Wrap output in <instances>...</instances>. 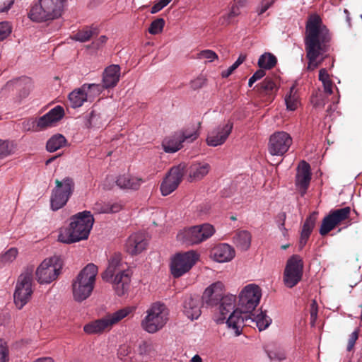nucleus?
I'll list each match as a JSON object with an SVG mask.
<instances>
[{
    "mask_svg": "<svg viewBox=\"0 0 362 362\" xmlns=\"http://www.w3.org/2000/svg\"><path fill=\"white\" fill-rule=\"evenodd\" d=\"M330 35L317 14H311L305 27V49L309 60L308 69L313 71L321 64L323 54L328 49Z\"/></svg>",
    "mask_w": 362,
    "mask_h": 362,
    "instance_id": "1",
    "label": "nucleus"
},
{
    "mask_svg": "<svg viewBox=\"0 0 362 362\" xmlns=\"http://www.w3.org/2000/svg\"><path fill=\"white\" fill-rule=\"evenodd\" d=\"M94 221L90 211H83L77 213L71 217L69 227L59 230L58 240L71 244L88 239Z\"/></svg>",
    "mask_w": 362,
    "mask_h": 362,
    "instance_id": "2",
    "label": "nucleus"
},
{
    "mask_svg": "<svg viewBox=\"0 0 362 362\" xmlns=\"http://www.w3.org/2000/svg\"><path fill=\"white\" fill-rule=\"evenodd\" d=\"M98 272V269L96 265L88 264L73 279L71 287L74 300L82 302L91 296Z\"/></svg>",
    "mask_w": 362,
    "mask_h": 362,
    "instance_id": "3",
    "label": "nucleus"
},
{
    "mask_svg": "<svg viewBox=\"0 0 362 362\" xmlns=\"http://www.w3.org/2000/svg\"><path fill=\"white\" fill-rule=\"evenodd\" d=\"M136 310L135 306H126L113 313L106 314L104 317L91 321L83 326V331L87 334H100L110 331L114 325L125 317L132 315Z\"/></svg>",
    "mask_w": 362,
    "mask_h": 362,
    "instance_id": "4",
    "label": "nucleus"
},
{
    "mask_svg": "<svg viewBox=\"0 0 362 362\" xmlns=\"http://www.w3.org/2000/svg\"><path fill=\"white\" fill-rule=\"evenodd\" d=\"M66 0H40L30 11L33 21L43 22L60 18L66 7Z\"/></svg>",
    "mask_w": 362,
    "mask_h": 362,
    "instance_id": "5",
    "label": "nucleus"
},
{
    "mask_svg": "<svg viewBox=\"0 0 362 362\" xmlns=\"http://www.w3.org/2000/svg\"><path fill=\"white\" fill-rule=\"evenodd\" d=\"M168 315V310L164 304L153 303L146 311L141 322V327L148 333H156L166 325Z\"/></svg>",
    "mask_w": 362,
    "mask_h": 362,
    "instance_id": "6",
    "label": "nucleus"
},
{
    "mask_svg": "<svg viewBox=\"0 0 362 362\" xmlns=\"http://www.w3.org/2000/svg\"><path fill=\"white\" fill-rule=\"evenodd\" d=\"M62 266V262L57 256L45 259L35 270L36 281L40 284H51L59 276Z\"/></svg>",
    "mask_w": 362,
    "mask_h": 362,
    "instance_id": "7",
    "label": "nucleus"
},
{
    "mask_svg": "<svg viewBox=\"0 0 362 362\" xmlns=\"http://www.w3.org/2000/svg\"><path fill=\"white\" fill-rule=\"evenodd\" d=\"M215 233L214 227L209 223H204L180 230L177 239L189 245L199 244L211 238Z\"/></svg>",
    "mask_w": 362,
    "mask_h": 362,
    "instance_id": "8",
    "label": "nucleus"
},
{
    "mask_svg": "<svg viewBox=\"0 0 362 362\" xmlns=\"http://www.w3.org/2000/svg\"><path fill=\"white\" fill-rule=\"evenodd\" d=\"M199 255L194 250L176 254L171 259L170 272L175 278L187 273L199 260Z\"/></svg>",
    "mask_w": 362,
    "mask_h": 362,
    "instance_id": "9",
    "label": "nucleus"
},
{
    "mask_svg": "<svg viewBox=\"0 0 362 362\" xmlns=\"http://www.w3.org/2000/svg\"><path fill=\"white\" fill-rule=\"evenodd\" d=\"M261 298L260 287L255 284H247L239 293L238 306L242 312L250 313L259 305Z\"/></svg>",
    "mask_w": 362,
    "mask_h": 362,
    "instance_id": "10",
    "label": "nucleus"
},
{
    "mask_svg": "<svg viewBox=\"0 0 362 362\" xmlns=\"http://www.w3.org/2000/svg\"><path fill=\"white\" fill-rule=\"evenodd\" d=\"M33 278L30 274H21L16 283L13 293V300L16 307L21 310L30 300L33 294Z\"/></svg>",
    "mask_w": 362,
    "mask_h": 362,
    "instance_id": "11",
    "label": "nucleus"
},
{
    "mask_svg": "<svg viewBox=\"0 0 362 362\" xmlns=\"http://www.w3.org/2000/svg\"><path fill=\"white\" fill-rule=\"evenodd\" d=\"M303 262L300 256L293 255L287 261L284 272V283L286 286L293 288L301 280Z\"/></svg>",
    "mask_w": 362,
    "mask_h": 362,
    "instance_id": "12",
    "label": "nucleus"
},
{
    "mask_svg": "<svg viewBox=\"0 0 362 362\" xmlns=\"http://www.w3.org/2000/svg\"><path fill=\"white\" fill-rule=\"evenodd\" d=\"M197 128L192 130H186L183 133L175 134L171 136L166 137L162 142V146L165 152L173 153L180 150L184 141L192 142L199 136Z\"/></svg>",
    "mask_w": 362,
    "mask_h": 362,
    "instance_id": "13",
    "label": "nucleus"
},
{
    "mask_svg": "<svg viewBox=\"0 0 362 362\" xmlns=\"http://www.w3.org/2000/svg\"><path fill=\"white\" fill-rule=\"evenodd\" d=\"M350 213L351 208L349 206L331 211L329 214L323 218L320 228V233L322 235L327 234L337 225L348 219L350 216Z\"/></svg>",
    "mask_w": 362,
    "mask_h": 362,
    "instance_id": "14",
    "label": "nucleus"
},
{
    "mask_svg": "<svg viewBox=\"0 0 362 362\" xmlns=\"http://www.w3.org/2000/svg\"><path fill=\"white\" fill-rule=\"evenodd\" d=\"M292 144L291 136L285 132H276L269 137L268 151L272 156H281L286 153Z\"/></svg>",
    "mask_w": 362,
    "mask_h": 362,
    "instance_id": "15",
    "label": "nucleus"
},
{
    "mask_svg": "<svg viewBox=\"0 0 362 362\" xmlns=\"http://www.w3.org/2000/svg\"><path fill=\"white\" fill-rule=\"evenodd\" d=\"M233 127V123L225 121L209 132L206 141L208 146L216 147L223 144L228 139Z\"/></svg>",
    "mask_w": 362,
    "mask_h": 362,
    "instance_id": "16",
    "label": "nucleus"
},
{
    "mask_svg": "<svg viewBox=\"0 0 362 362\" xmlns=\"http://www.w3.org/2000/svg\"><path fill=\"white\" fill-rule=\"evenodd\" d=\"M185 172V166L179 165L170 169L160 185V192L167 196L175 191L180 185Z\"/></svg>",
    "mask_w": 362,
    "mask_h": 362,
    "instance_id": "17",
    "label": "nucleus"
},
{
    "mask_svg": "<svg viewBox=\"0 0 362 362\" xmlns=\"http://www.w3.org/2000/svg\"><path fill=\"white\" fill-rule=\"evenodd\" d=\"M132 272L129 269H122L117 272L109 282H111L113 288L119 296H123L129 291L132 278Z\"/></svg>",
    "mask_w": 362,
    "mask_h": 362,
    "instance_id": "18",
    "label": "nucleus"
},
{
    "mask_svg": "<svg viewBox=\"0 0 362 362\" xmlns=\"http://www.w3.org/2000/svg\"><path fill=\"white\" fill-rule=\"evenodd\" d=\"M224 284L221 281H217L207 287L202 296L203 302L210 307L217 305L224 296Z\"/></svg>",
    "mask_w": 362,
    "mask_h": 362,
    "instance_id": "19",
    "label": "nucleus"
},
{
    "mask_svg": "<svg viewBox=\"0 0 362 362\" xmlns=\"http://www.w3.org/2000/svg\"><path fill=\"white\" fill-rule=\"evenodd\" d=\"M311 180L310 165L305 161L300 162L297 168L296 186L301 195H304Z\"/></svg>",
    "mask_w": 362,
    "mask_h": 362,
    "instance_id": "20",
    "label": "nucleus"
},
{
    "mask_svg": "<svg viewBox=\"0 0 362 362\" xmlns=\"http://www.w3.org/2000/svg\"><path fill=\"white\" fill-rule=\"evenodd\" d=\"M235 256L234 248L228 244L221 243L214 246L210 252V257L218 263L229 262Z\"/></svg>",
    "mask_w": 362,
    "mask_h": 362,
    "instance_id": "21",
    "label": "nucleus"
},
{
    "mask_svg": "<svg viewBox=\"0 0 362 362\" xmlns=\"http://www.w3.org/2000/svg\"><path fill=\"white\" fill-rule=\"evenodd\" d=\"M236 300V296L233 294H227L222 298L218 307V313L214 317L216 323L223 324L225 322L228 315L235 310Z\"/></svg>",
    "mask_w": 362,
    "mask_h": 362,
    "instance_id": "22",
    "label": "nucleus"
},
{
    "mask_svg": "<svg viewBox=\"0 0 362 362\" xmlns=\"http://www.w3.org/2000/svg\"><path fill=\"white\" fill-rule=\"evenodd\" d=\"M202 302L199 296H187L183 302L182 311L191 320H197L201 315Z\"/></svg>",
    "mask_w": 362,
    "mask_h": 362,
    "instance_id": "23",
    "label": "nucleus"
},
{
    "mask_svg": "<svg viewBox=\"0 0 362 362\" xmlns=\"http://www.w3.org/2000/svg\"><path fill=\"white\" fill-rule=\"evenodd\" d=\"M64 115V109L61 106H57L50 110L47 114L36 120V127L37 130H42L47 127H52Z\"/></svg>",
    "mask_w": 362,
    "mask_h": 362,
    "instance_id": "24",
    "label": "nucleus"
},
{
    "mask_svg": "<svg viewBox=\"0 0 362 362\" xmlns=\"http://www.w3.org/2000/svg\"><path fill=\"white\" fill-rule=\"evenodd\" d=\"M247 313L242 312L238 306L237 309L233 310L228 318L226 317L227 320L226 321L225 320V322L228 329H230L235 336H239L242 333L245 321L247 320Z\"/></svg>",
    "mask_w": 362,
    "mask_h": 362,
    "instance_id": "25",
    "label": "nucleus"
},
{
    "mask_svg": "<svg viewBox=\"0 0 362 362\" xmlns=\"http://www.w3.org/2000/svg\"><path fill=\"white\" fill-rule=\"evenodd\" d=\"M147 242L142 233H134L126 241L125 250L131 255H137L146 249Z\"/></svg>",
    "mask_w": 362,
    "mask_h": 362,
    "instance_id": "26",
    "label": "nucleus"
},
{
    "mask_svg": "<svg viewBox=\"0 0 362 362\" xmlns=\"http://www.w3.org/2000/svg\"><path fill=\"white\" fill-rule=\"evenodd\" d=\"M119 66L116 64L110 65L103 71L102 80L103 88H110L115 87L119 82Z\"/></svg>",
    "mask_w": 362,
    "mask_h": 362,
    "instance_id": "27",
    "label": "nucleus"
},
{
    "mask_svg": "<svg viewBox=\"0 0 362 362\" xmlns=\"http://www.w3.org/2000/svg\"><path fill=\"white\" fill-rule=\"evenodd\" d=\"M122 269V257L119 253H115L108 259V265L106 270L101 274L102 279L105 281H110L111 279Z\"/></svg>",
    "mask_w": 362,
    "mask_h": 362,
    "instance_id": "28",
    "label": "nucleus"
},
{
    "mask_svg": "<svg viewBox=\"0 0 362 362\" xmlns=\"http://www.w3.org/2000/svg\"><path fill=\"white\" fill-rule=\"evenodd\" d=\"M211 165L206 162H195L189 168L188 176L190 182L203 179L210 171Z\"/></svg>",
    "mask_w": 362,
    "mask_h": 362,
    "instance_id": "29",
    "label": "nucleus"
},
{
    "mask_svg": "<svg viewBox=\"0 0 362 362\" xmlns=\"http://www.w3.org/2000/svg\"><path fill=\"white\" fill-rule=\"evenodd\" d=\"M142 182L143 181L141 179L132 176L129 174L120 175L116 180L117 185L120 188L131 189H137Z\"/></svg>",
    "mask_w": 362,
    "mask_h": 362,
    "instance_id": "30",
    "label": "nucleus"
},
{
    "mask_svg": "<svg viewBox=\"0 0 362 362\" xmlns=\"http://www.w3.org/2000/svg\"><path fill=\"white\" fill-rule=\"evenodd\" d=\"M252 235L247 230L238 231L233 237V243L242 251L247 250L251 245Z\"/></svg>",
    "mask_w": 362,
    "mask_h": 362,
    "instance_id": "31",
    "label": "nucleus"
},
{
    "mask_svg": "<svg viewBox=\"0 0 362 362\" xmlns=\"http://www.w3.org/2000/svg\"><path fill=\"white\" fill-rule=\"evenodd\" d=\"M284 101L286 109L289 111L296 110L300 105L299 95L295 85H293L285 95Z\"/></svg>",
    "mask_w": 362,
    "mask_h": 362,
    "instance_id": "32",
    "label": "nucleus"
},
{
    "mask_svg": "<svg viewBox=\"0 0 362 362\" xmlns=\"http://www.w3.org/2000/svg\"><path fill=\"white\" fill-rule=\"evenodd\" d=\"M93 209L97 214L117 213L122 209V205L119 203L97 202L93 206Z\"/></svg>",
    "mask_w": 362,
    "mask_h": 362,
    "instance_id": "33",
    "label": "nucleus"
},
{
    "mask_svg": "<svg viewBox=\"0 0 362 362\" xmlns=\"http://www.w3.org/2000/svg\"><path fill=\"white\" fill-rule=\"evenodd\" d=\"M53 189L70 197L74 189V180L69 177H64L62 180H56L55 187Z\"/></svg>",
    "mask_w": 362,
    "mask_h": 362,
    "instance_id": "34",
    "label": "nucleus"
},
{
    "mask_svg": "<svg viewBox=\"0 0 362 362\" xmlns=\"http://www.w3.org/2000/svg\"><path fill=\"white\" fill-rule=\"evenodd\" d=\"M69 99L72 107H79L88 100V93L85 92L82 86L80 88L72 91L69 95Z\"/></svg>",
    "mask_w": 362,
    "mask_h": 362,
    "instance_id": "35",
    "label": "nucleus"
},
{
    "mask_svg": "<svg viewBox=\"0 0 362 362\" xmlns=\"http://www.w3.org/2000/svg\"><path fill=\"white\" fill-rule=\"evenodd\" d=\"M17 150V144L14 141L0 139V159L13 155Z\"/></svg>",
    "mask_w": 362,
    "mask_h": 362,
    "instance_id": "36",
    "label": "nucleus"
},
{
    "mask_svg": "<svg viewBox=\"0 0 362 362\" xmlns=\"http://www.w3.org/2000/svg\"><path fill=\"white\" fill-rule=\"evenodd\" d=\"M69 197L60 193L58 191L52 189L50 198L51 208L54 211H57L62 208L68 202Z\"/></svg>",
    "mask_w": 362,
    "mask_h": 362,
    "instance_id": "37",
    "label": "nucleus"
},
{
    "mask_svg": "<svg viewBox=\"0 0 362 362\" xmlns=\"http://www.w3.org/2000/svg\"><path fill=\"white\" fill-rule=\"evenodd\" d=\"M66 140L62 134L52 136L47 142V150L49 152H54L66 145Z\"/></svg>",
    "mask_w": 362,
    "mask_h": 362,
    "instance_id": "38",
    "label": "nucleus"
},
{
    "mask_svg": "<svg viewBox=\"0 0 362 362\" xmlns=\"http://www.w3.org/2000/svg\"><path fill=\"white\" fill-rule=\"evenodd\" d=\"M96 28L86 27L74 35L71 38L76 41L84 42L88 41L93 35L98 34Z\"/></svg>",
    "mask_w": 362,
    "mask_h": 362,
    "instance_id": "39",
    "label": "nucleus"
},
{
    "mask_svg": "<svg viewBox=\"0 0 362 362\" xmlns=\"http://www.w3.org/2000/svg\"><path fill=\"white\" fill-rule=\"evenodd\" d=\"M319 81L322 83L325 93L327 95H331L333 93L334 83L326 69H321L320 70Z\"/></svg>",
    "mask_w": 362,
    "mask_h": 362,
    "instance_id": "40",
    "label": "nucleus"
},
{
    "mask_svg": "<svg viewBox=\"0 0 362 362\" xmlns=\"http://www.w3.org/2000/svg\"><path fill=\"white\" fill-rule=\"evenodd\" d=\"M277 62L276 57L269 52L262 54L258 59V66L261 69H271Z\"/></svg>",
    "mask_w": 362,
    "mask_h": 362,
    "instance_id": "41",
    "label": "nucleus"
},
{
    "mask_svg": "<svg viewBox=\"0 0 362 362\" xmlns=\"http://www.w3.org/2000/svg\"><path fill=\"white\" fill-rule=\"evenodd\" d=\"M252 321L256 323L259 331L266 329L272 323V319L263 311L254 315Z\"/></svg>",
    "mask_w": 362,
    "mask_h": 362,
    "instance_id": "42",
    "label": "nucleus"
},
{
    "mask_svg": "<svg viewBox=\"0 0 362 362\" xmlns=\"http://www.w3.org/2000/svg\"><path fill=\"white\" fill-rule=\"evenodd\" d=\"M18 251L16 247H11L0 255V265L4 266L12 263L17 257Z\"/></svg>",
    "mask_w": 362,
    "mask_h": 362,
    "instance_id": "43",
    "label": "nucleus"
},
{
    "mask_svg": "<svg viewBox=\"0 0 362 362\" xmlns=\"http://www.w3.org/2000/svg\"><path fill=\"white\" fill-rule=\"evenodd\" d=\"M83 86L85 92L88 93V100H91L93 99L95 96L98 95L105 88H103V85L100 86L95 83L84 84Z\"/></svg>",
    "mask_w": 362,
    "mask_h": 362,
    "instance_id": "44",
    "label": "nucleus"
},
{
    "mask_svg": "<svg viewBox=\"0 0 362 362\" xmlns=\"http://www.w3.org/2000/svg\"><path fill=\"white\" fill-rule=\"evenodd\" d=\"M13 84H15L17 88L23 87L25 89L26 94L33 87L32 80L28 77H21L15 82L8 83L6 86V88H10L11 86H13Z\"/></svg>",
    "mask_w": 362,
    "mask_h": 362,
    "instance_id": "45",
    "label": "nucleus"
},
{
    "mask_svg": "<svg viewBox=\"0 0 362 362\" xmlns=\"http://www.w3.org/2000/svg\"><path fill=\"white\" fill-rule=\"evenodd\" d=\"M165 25V21L163 18H157L154 20L150 25L148 32L151 35H157L163 31Z\"/></svg>",
    "mask_w": 362,
    "mask_h": 362,
    "instance_id": "46",
    "label": "nucleus"
},
{
    "mask_svg": "<svg viewBox=\"0 0 362 362\" xmlns=\"http://www.w3.org/2000/svg\"><path fill=\"white\" fill-rule=\"evenodd\" d=\"M137 353L141 356H149L153 351L151 344L146 341H141L137 348Z\"/></svg>",
    "mask_w": 362,
    "mask_h": 362,
    "instance_id": "47",
    "label": "nucleus"
},
{
    "mask_svg": "<svg viewBox=\"0 0 362 362\" xmlns=\"http://www.w3.org/2000/svg\"><path fill=\"white\" fill-rule=\"evenodd\" d=\"M197 58L204 60L205 62H212L218 59V55L211 49H205L198 53Z\"/></svg>",
    "mask_w": 362,
    "mask_h": 362,
    "instance_id": "48",
    "label": "nucleus"
},
{
    "mask_svg": "<svg viewBox=\"0 0 362 362\" xmlns=\"http://www.w3.org/2000/svg\"><path fill=\"white\" fill-rule=\"evenodd\" d=\"M267 355L272 361H281L286 357L284 351L281 349H274L267 351Z\"/></svg>",
    "mask_w": 362,
    "mask_h": 362,
    "instance_id": "49",
    "label": "nucleus"
},
{
    "mask_svg": "<svg viewBox=\"0 0 362 362\" xmlns=\"http://www.w3.org/2000/svg\"><path fill=\"white\" fill-rule=\"evenodd\" d=\"M245 57L240 55L227 70L222 72V76L223 78L228 77L245 61Z\"/></svg>",
    "mask_w": 362,
    "mask_h": 362,
    "instance_id": "50",
    "label": "nucleus"
},
{
    "mask_svg": "<svg viewBox=\"0 0 362 362\" xmlns=\"http://www.w3.org/2000/svg\"><path fill=\"white\" fill-rule=\"evenodd\" d=\"M12 27L8 22L0 23V41L6 39L11 33Z\"/></svg>",
    "mask_w": 362,
    "mask_h": 362,
    "instance_id": "51",
    "label": "nucleus"
},
{
    "mask_svg": "<svg viewBox=\"0 0 362 362\" xmlns=\"http://www.w3.org/2000/svg\"><path fill=\"white\" fill-rule=\"evenodd\" d=\"M326 98L322 93H317L311 98V103L315 107H322L326 103Z\"/></svg>",
    "mask_w": 362,
    "mask_h": 362,
    "instance_id": "52",
    "label": "nucleus"
},
{
    "mask_svg": "<svg viewBox=\"0 0 362 362\" xmlns=\"http://www.w3.org/2000/svg\"><path fill=\"white\" fill-rule=\"evenodd\" d=\"M9 350L6 344L0 339V362H8Z\"/></svg>",
    "mask_w": 362,
    "mask_h": 362,
    "instance_id": "53",
    "label": "nucleus"
},
{
    "mask_svg": "<svg viewBox=\"0 0 362 362\" xmlns=\"http://www.w3.org/2000/svg\"><path fill=\"white\" fill-rule=\"evenodd\" d=\"M275 0H262L256 8L257 15L263 14L274 3Z\"/></svg>",
    "mask_w": 362,
    "mask_h": 362,
    "instance_id": "54",
    "label": "nucleus"
},
{
    "mask_svg": "<svg viewBox=\"0 0 362 362\" xmlns=\"http://www.w3.org/2000/svg\"><path fill=\"white\" fill-rule=\"evenodd\" d=\"M316 218L317 214L315 213L311 214L305 221L303 228L310 232H312L315 224Z\"/></svg>",
    "mask_w": 362,
    "mask_h": 362,
    "instance_id": "55",
    "label": "nucleus"
},
{
    "mask_svg": "<svg viewBox=\"0 0 362 362\" xmlns=\"http://www.w3.org/2000/svg\"><path fill=\"white\" fill-rule=\"evenodd\" d=\"M318 307L315 300H313L310 304V323L313 326L315 325L317 318Z\"/></svg>",
    "mask_w": 362,
    "mask_h": 362,
    "instance_id": "56",
    "label": "nucleus"
},
{
    "mask_svg": "<svg viewBox=\"0 0 362 362\" xmlns=\"http://www.w3.org/2000/svg\"><path fill=\"white\" fill-rule=\"evenodd\" d=\"M107 40V37L105 35H101L97 40H94L88 47L94 50L99 49L106 43Z\"/></svg>",
    "mask_w": 362,
    "mask_h": 362,
    "instance_id": "57",
    "label": "nucleus"
},
{
    "mask_svg": "<svg viewBox=\"0 0 362 362\" xmlns=\"http://www.w3.org/2000/svg\"><path fill=\"white\" fill-rule=\"evenodd\" d=\"M132 353V348L129 344H122L119 346L118 349V356L121 359H124V357L129 356Z\"/></svg>",
    "mask_w": 362,
    "mask_h": 362,
    "instance_id": "58",
    "label": "nucleus"
},
{
    "mask_svg": "<svg viewBox=\"0 0 362 362\" xmlns=\"http://www.w3.org/2000/svg\"><path fill=\"white\" fill-rule=\"evenodd\" d=\"M275 88V83L271 78H266L261 83V88L266 91H272Z\"/></svg>",
    "mask_w": 362,
    "mask_h": 362,
    "instance_id": "59",
    "label": "nucleus"
},
{
    "mask_svg": "<svg viewBox=\"0 0 362 362\" xmlns=\"http://www.w3.org/2000/svg\"><path fill=\"white\" fill-rule=\"evenodd\" d=\"M358 337V332L357 330L354 331L349 337L348 344H347V351H350L354 348L355 343Z\"/></svg>",
    "mask_w": 362,
    "mask_h": 362,
    "instance_id": "60",
    "label": "nucleus"
},
{
    "mask_svg": "<svg viewBox=\"0 0 362 362\" xmlns=\"http://www.w3.org/2000/svg\"><path fill=\"white\" fill-rule=\"evenodd\" d=\"M172 0H160L156 3L151 10V13H156L160 11L162 8L166 6Z\"/></svg>",
    "mask_w": 362,
    "mask_h": 362,
    "instance_id": "61",
    "label": "nucleus"
},
{
    "mask_svg": "<svg viewBox=\"0 0 362 362\" xmlns=\"http://www.w3.org/2000/svg\"><path fill=\"white\" fill-rule=\"evenodd\" d=\"M115 177L113 175H108L103 183V187L105 189H110L113 187L115 183H116Z\"/></svg>",
    "mask_w": 362,
    "mask_h": 362,
    "instance_id": "62",
    "label": "nucleus"
},
{
    "mask_svg": "<svg viewBox=\"0 0 362 362\" xmlns=\"http://www.w3.org/2000/svg\"><path fill=\"white\" fill-rule=\"evenodd\" d=\"M23 128L25 131H38L36 127V120H28L23 122Z\"/></svg>",
    "mask_w": 362,
    "mask_h": 362,
    "instance_id": "63",
    "label": "nucleus"
},
{
    "mask_svg": "<svg viewBox=\"0 0 362 362\" xmlns=\"http://www.w3.org/2000/svg\"><path fill=\"white\" fill-rule=\"evenodd\" d=\"M232 18L233 17L229 13H226L219 18L218 23L221 25H227L230 23Z\"/></svg>",
    "mask_w": 362,
    "mask_h": 362,
    "instance_id": "64",
    "label": "nucleus"
}]
</instances>
